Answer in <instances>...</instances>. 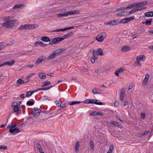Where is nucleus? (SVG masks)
<instances>
[{"label": "nucleus", "mask_w": 153, "mask_h": 153, "mask_svg": "<svg viewBox=\"0 0 153 153\" xmlns=\"http://www.w3.org/2000/svg\"><path fill=\"white\" fill-rule=\"evenodd\" d=\"M36 146H37V148L38 149H39L40 148H41V145L39 143H37V144Z\"/></svg>", "instance_id": "774afa93"}, {"label": "nucleus", "mask_w": 153, "mask_h": 153, "mask_svg": "<svg viewBox=\"0 0 153 153\" xmlns=\"http://www.w3.org/2000/svg\"><path fill=\"white\" fill-rule=\"evenodd\" d=\"M126 70L125 68H121L117 69L114 72V74L118 76L119 73H121Z\"/></svg>", "instance_id": "4468645a"}, {"label": "nucleus", "mask_w": 153, "mask_h": 153, "mask_svg": "<svg viewBox=\"0 0 153 153\" xmlns=\"http://www.w3.org/2000/svg\"><path fill=\"white\" fill-rule=\"evenodd\" d=\"M73 33L72 32H70L66 34L63 36L62 37H57L53 38L52 39V41L50 42L49 44L52 45L58 43L59 42L69 37L70 36H72Z\"/></svg>", "instance_id": "f257e3e1"}, {"label": "nucleus", "mask_w": 153, "mask_h": 153, "mask_svg": "<svg viewBox=\"0 0 153 153\" xmlns=\"http://www.w3.org/2000/svg\"><path fill=\"white\" fill-rule=\"evenodd\" d=\"M137 8H135L133 9H132L128 13L129 14H132L138 11L141 10L145 9L146 7L145 6H139Z\"/></svg>", "instance_id": "6e6552de"}, {"label": "nucleus", "mask_w": 153, "mask_h": 153, "mask_svg": "<svg viewBox=\"0 0 153 153\" xmlns=\"http://www.w3.org/2000/svg\"><path fill=\"white\" fill-rule=\"evenodd\" d=\"M134 18V16H131L129 18H126L120 21V23H127L133 20Z\"/></svg>", "instance_id": "f8f14e48"}, {"label": "nucleus", "mask_w": 153, "mask_h": 153, "mask_svg": "<svg viewBox=\"0 0 153 153\" xmlns=\"http://www.w3.org/2000/svg\"><path fill=\"white\" fill-rule=\"evenodd\" d=\"M39 77L42 79H44L46 78V76L43 73H41L39 74Z\"/></svg>", "instance_id": "c9c22d12"}, {"label": "nucleus", "mask_w": 153, "mask_h": 153, "mask_svg": "<svg viewBox=\"0 0 153 153\" xmlns=\"http://www.w3.org/2000/svg\"><path fill=\"white\" fill-rule=\"evenodd\" d=\"M90 147L91 149H94V143L93 141L91 140L90 143Z\"/></svg>", "instance_id": "ea45409f"}, {"label": "nucleus", "mask_w": 153, "mask_h": 153, "mask_svg": "<svg viewBox=\"0 0 153 153\" xmlns=\"http://www.w3.org/2000/svg\"><path fill=\"white\" fill-rule=\"evenodd\" d=\"M0 149H7V147L6 146L2 145H0Z\"/></svg>", "instance_id": "a18cd8bd"}, {"label": "nucleus", "mask_w": 153, "mask_h": 153, "mask_svg": "<svg viewBox=\"0 0 153 153\" xmlns=\"http://www.w3.org/2000/svg\"><path fill=\"white\" fill-rule=\"evenodd\" d=\"M140 61L137 59V60L135 61L134 63V65L135 66H139L140 67L141 66V65L140 63Z\"/></svg>", "instance_id": "473e14b6"}, {"label": "nucleus", "mask_w": 153, "mask_h": 153, "mask_svg": "<svg viewBox=\"0 0 153 153\" xmlns=\"http://www.w3.org/2000/svg\"><path fill=\"white\" fill-rule=\"evenodd\" d=\"M23 5L22 4H17L13 7V8L15 9L16 8H20L22 7Z\"/></svg>", "instance_id": "e433bc0d"}, {"label": "nucleus", "mask_w": 153, "mask_h": 153, "mask_svg": "<svg viewBox=\"0 0 153 153\" xmlns=\"http://www.w3.org/2000/svg\"><path fill=\"white\" fill-rule=\"evenodd\" d=\"M106 33L105 32H103L99 33L96 37V39L99 42H102L104 39L105 37Z\"/></svg>", "instance_id": "39448f33"}, {"label": "nucleus", "mask_w": 153, "mask_h": 153, "mask_svg": "<svg viewBox=\"0 0 153 153\" xmlns=\"http://www.w3.org/2000/svg\"><path fill=\"white\" fill-rule=\"evenodd\" d=\"M79 141H77L76 143L75 147V152L76 153L78 152L79 151Z\"/></svg>", "instance_id": "a878e982"}, {"label": "nucleus", "mask_w": 153, "mask_h": 153, "mask_svg": "<svg viewBox=\"0 0 153 153\" xmlns=\"http://www.w3.org/2000/svg\"><path fill=\"white\" fill-rule=\"evenodd\" d=\"M10 22V20L7 21V22H5L3 23L2 25L4 27H7L8 28H11L12 27L11 25V23Z\"/></svg>", "instance_id": "ddd939ff"}, {"label": "nucleus", "mask_w": 153, "mask_h": 153, "mask_svg": "<svg viewBox=\"0 0 153 153\" xmlns=\"http://www.w3.org/2000/svg\"><path fill=\"white\" fill-rule=\"evenodd\" d=\"M41 40L44 42H49V43H50V42H51L52 40V39L51 40H50L48 37L46 36L42 37L41 38Z\"/></svg>", "instance_id": "393cba45"}, {"label": "nucleus", "mask_w": 153, "mask_h": 153, "mask_svg": "<svg viewBox=\"0 0 153 153\" xmlns=\"http://www.w3.org/2000/svg\"><path fill=\"white\" fill-rule=\"evenodd\" d=\"M40 41H36V42H35V43H34V45L35 47H37L39 45H40Z\"/></svg>", "instance_id": "09e8293b"}, {"label": "nucleus", "mask_w": 153, "mask_h": 153, "mask_svg": "<svg viewBox=\"0 0 153 153\" xmlns=\"http://www.w3.org/2000/svg\"><path fill=\"white\" fill-rule=\"evenodd\" d=\"M67 12L68 16L74 15L76 14H79V11L76 10H70Z\"/></svg>", "instance_id": "dca6fc26"}, {"label": "nucleus", "mask_w": 153, "mask_h": 153, "mask_svg": "<svg viewBox=\"0 0 153 153\" xmlns=\"http://www.w3.org/2000/svg\"><path fill=\"white\" fill-rule=\"evenodd\" d=\"M34 25H30L25 24L20 25L18 28V30H21L24 29H30L32 28H35Z\"/></svg>", "instance_id": "423d86ee"}, {"label": "nucleus", "mask_w": 153, "mask_h": 153, "mask_svg": "<svg viewBox=\"0 0 153 153\" xmlns=\"http://www.w3.org/2000/svg\"><path fill=\"white\" fill-rule=\"evenodd\" d=\"M28 81V80H27L26 81L22 80L21 79H18L16 82V84L15 85L16 86H18L19 85H21L22 84L25 83Z\"/></svg>", "instance_id": "6ab92c4d"}, {"label": "nucleus", "mask_w": 153, "mask_h": 153, "mask_svg": "<svg viewBox=\"0 0 153 153\" xmlns=\"http://www.w3.org/2000/svg\"><path fill=\"white\" fill-rule=\"evenodd\" d=\"M147 2L146 1H143L141 2H140L137 3H135L129 5L127 7V9L130 8L134 6L138 7L139 6H142L143 5H146L147 3Z\"/></svg>", "instance_id": "20e7f679"}, {"label": "nucleus", "mask_w": 153, "mask_h": 153, "mask_svg": "<svg viewBox=\"0 0 153 153\" xmlns=\"http://www.w3.org/2000/svg\"><path fill=\"white\" fill-rule=\"evenodd\" d=\"M145 56L144 55H141L138 56L137 58V59L140 61L141 60L144 61L145 60L143 59L145 58Z\"/></svg>", "instance_id": "7c9ffc66"}, {"label": "nucleus", "mask_w": 153, "mask_h": 153, "mask_svg": "<svg viewBox=\"0 0 153 153\" xmlns=\"http://www.w3.org/2000/svg\"><path fill=\"white\" fill-rule=\"evenodd\" d=\"M119 105V103L118 102L116 101L114 103V105L116 107L118 106Z\"/></svg>", "instance_id": "bf43d9fd"}, {"label": "nucleus", "mask_w": 153, "mask_h": 153, "mask_svg": "<svg viewBox=\"0 0 153 153\" xmlns=\"http://www.w3.org/2000/svg\"><path fill=\"white\" fill-rule=\"evenodd\" d=\"M55 103L57 106L58 107H60V106H61V102L59 103V101L56 100L55 102Z\"/></svg>", "instance_id": "8fccbe9b"}, {"label": "nucleus", "mask_w": 153, "mask_h": 153, "mask_svg": "<svg viewBox=\"0 0 153 153\" xmlns=\"http://www.w3.org/2000/svg\"><path fill=\"white\" fill-rule=\"evenodd\" d=\"M40 112V109L35 108H33L32 111V114L36 117H37L39 116Z\"/></svg>", "instance_id": "1a4fd4ad"}, {"label": "nucleus", "mask_w": 153, "mask_h": 153, "mask_svg": "<svg viewBox=\"0 0 153 153\" xmlns=\"http://www.w3.org/2000/svg\"><path fill=\"white\" fill-rule=\"evenodd\" d=\"M51 84V82L48 81H45L42 84V87H44L48 85H50Z\"/></svg>", "instance_id": "c756f323"}, {"label": "nucleus", "mask_w": 153, "mask_h": 153, "mask_svg": "<svg viewBox=\"0 0 153 153\" xmlns=\"http://www.w3.org/2000/svg\"><path fill=\"white\" fill-rule=\"evenodd\" d=\"M110 123L111 124H113L114 125L116 126H117L118 125V122H116L114 121L113 120L111 121L110 122Z\"/></svg>", "instance_id": "de8ad7c7"}, {"label": "nucleus", "mask_w": 153, "mask_h": 153, "mask_svg": "<svg viewBox=\"0 0 153 153\" xmlns=\"http://www.w3.org/2000/svg\"><path fill=\"white\" fill-rule=\"evenodd\" d=\"M34 104V102L32 101H28L27 102V104L28 105H32Z\"/></svg>", "instance_id": "37998d69"}, {"label": "nucleus", "mask_w": 153, "mask_h": 153, "mask_svg": "<svg viewBox=\"0 0 153 153\" xmlns=\"http://www.w3.org/2000/svg\"><path fill=\"white\" fill-rule=\"evenodd\" d=\"M56 56V55L53 51V53L48 57L47 59L48 60L54 58Z\"/></svg>", "instance_id": "c85d7f7f"}, {"label": "nucleus", "mask_w": 153, "mask_h": 153, "mask_svg": "<svg viewBox=\"0 0 153 153\" xmlns=\"http://www.w3.org/2000/svg\"><path fill=\"white\" fill-rule=\"evenodd\" d=\"M114 146L113 145H111L110 146L108 150V152H110L112 153V152L114 149Z\"/></svg>", "instance_id": "a19ab883"}, {"label": "nucleus", "mask_w": 153, "mask_h": 153, "mask_svg": "<svg viewBox=\"0 0 153 153\" xmlns=\"http://www.w3.org/2000/svg\"><path fill=\"white\" fill-rule=\"evenodd\" d=\"M134 86V83H130L128 87V89L130 90Z\"/></svg>", "instance_id": "79ce46f5"}, {"label": "nucleus", "mask_w": 153, "mask_h": 153, "mask_svg": "<svg viewBox=\"0 0 153 153\" xmlns=\"http://www.w3.org/2000/svg\"><path fill=\"white\" fill-rule=\"evenodd\" d=\"M64 31V28L56 29V30H53V32H60V31Z\"/></svg>", "instance_id": "3c124183"}, {"label": "nucleus", "mask_w": 153, "mask_h": 153, "mask_svg": "<svg viewBox=\"0 0 153 153\" xmlns=\"http://www.w3.org/2000/svg\"><path fill=\"white\" fill-rule=\"evenodd\" d=\"M74 28V27H66L64 28V30L66 31L68 30H70L71 29H73Z\"/></svg>", "instance_id": "603ef678"}, {"label": "nucleus", "mask_w": 153, "mask_h": 153, "mask_svg": "<svg viewBox=\"0 0 153 153\" xmlns=\"http://www.w3.org/2000/svg\"><path fill=\"white\" fill-rule=\"evenodd\" d=\"M145 16L147 17H153V12L149 11L145 13Z\"/></svg>", "instance_id": "bb28decb"}, {"label": "nucleus", "mask_w": 153, "mask_h": 153, "mask_svg": "<svg viewBox=\"0 0 153 153\" xmlns=\"http://www.w3.org/2000/svg\"><path fill=\"white\" fill-rule=\"evenodd\" d=\"M46 59V57L43 55H41L39 56L38 58L37 59L35 62V64L38 65V64L42 63V62L45 61Z\"/></svg>", "instance_id": "9d476101"}, {"label": "nucleus", "mask_w": 153, "mask_h": 153, "mask_svg": "<svg viewBox=\"0 0 153 153\" xmlns=\"http://www.w3.org/2000/svg\"><path fill=\"white\" fill-rule=\"evenodd\" d=\"M15 62V61L14 60H12L10 62V61H7L1 64H0V68L6 65H8L11 66L14 64Z\"/></svg>", "instance_id": "9b49d317"}, {"label": "nucleus", "mask_w": 153, "mask_h": 153, "mask_svg": "<svg viewBox=\"0 0 153 153\" xmlns=\"http://www.w3.org/2000/svg\"><path fill=\"white\" fill-rule=\"evenodd\" d=\"M120 23V21L118 19H116L114 20H112L108 22L107 24L110 25H117Z\"/></svg>", "instance_id": "a211bd4d"}, {"label": "nucleus", "mask_w": 153, "mask_h": 153, "mask_svg": "<svg viewBox=\"0 0 153 153\" xmlns=\"http://www.w3.org/2000/svg\"><path fill=\"white\" fill-rule=\"evenodd\" d=\"M152 21V19H150L147 20H146V21L145 22V24L146 25H150L151 24V22Z\"/></svg>", "instance_id": "4c0bfd02"}, {"label": "nucleus", "mask_w": 153, "mask_h": 153, "mask_svg": "<svg viewBox=\"0 0 153 153\" xmlns=\"http://www.w3.org/2000/svg\"><path fill=\"white\" fill-rule=\"evenodd\" d=\"M93 56L91 57L95 58V59H97L98 58L97 55H98L97 53L96 52V51L94 50L93 51Z\"/></svg>", "instance_id": "f704fd0d"}, {"label": "nucleus", "mask_w": 153, "mask_h": 153, "mask_svg": "<svg viewBox=\"0 0 153 153\" xmlns=\"http://www.w3.org/2000/svg\"><path fill=\"white\" fill-rule=\"evenodd\" d=\"M34 74H35L33 73V74H29V75H28L27 76V78L26 79L27 80L26 81H27V80H29L28 79V78L31 77L33 75H34Z\"/></svg>", "instance_id": "49530a36"}, {"label": "nucleus", "mask_w": 153, "mask_h": 153, "mask_svg": "<svg viewBox=\"0 0 153 153\" xmlns=\"http://www.w3.org/2000/svg\"><path fill=\"white\" fill-rule=\"evenodd\" d=\"M149 131H146L144 133H143L142 134V135L143 136V135H146L148 134V133H149Z\"/></svg>", "instance_id": "0e129e2a"}, {"label": "nucleus", "mask_w": 153, "mask_h": 153, "mask_svg": "<svg viewBox=\"0 0 153 153\" xmlns=\"http://www.w3.org/2000/svg\"><path fill=\"white\" fill-rule=\"evenodd\" d=\"M40 45L42 47H45L47 46V45L44 44L42 42L40 41Z\"/></svg>", "instance_id": "5fc2aeb1"}, {"label": "nucleus", "mask_w": 153, "mask_h": 153, "mask_svg": "<svg viewBox=\"0 0 153 153\" xmlns=\"http://www.w3.org/2000/svg\"><path fill=\"white\" fill-rule=\"evenodd\" d=\"M125 93V88H122L121 90L120 94H124Z\"/></svg>", "instance_id": "13d9d810"}, {"label": "nucleus", "mask_w": 153, "mask_h": 153, "mask_svg": "<svg viewBox=\"0 0 153 153\" xmlns=\"http://www.w3.org/2000/svg\"><path fill=\"white\" fill-rule=\"evenodd\" d=\"M141 117L142 119H143L145 118L146 114L144 113H141Z\"/></svg>", "instance_id": "052dcab7"}, {"label": "nucleus", "mask_w": 153, "mask_h": 153, "mask_svg": "<svg viewBox=\"0 0 153 153\" xmlns=\"http://www.w3.org/2000/svg\"><path fill=\"white\" fill-rule=\"evenodd\" d=\"M21 101H15L12 103V106L13 108V110L15 112H18L21 110V107L19 105Z\"/></svg>", "instance_id": "7ed1b4c3"}, {"label": "nucleus", "mask_w": 153, "mask_h": 153, "mask_svg": "<svg viewBox=\"0 0 153 153\" xmlns=\"http://www.w3.org/2000/svg\"><path fill=\"white\" fill-rule=\"evenodd\" d=\"M57 18H61L68 16V12L66 11L64 13H61L57 14Z\"/></svg>", "instance_id": "5701e85b"}, {"label": "nucleus", "mask_w": 153, "mask_h": 153, "mask_svg": "<svg viewBox=\"0 0 153 153\" xmlns=\"http://www.w3.org/2000/svg\"><path fill=\"white\" fill-rule=\"evenodd\" d=\"M95 59V58H93L92 57H91V62L92 64L94 63L95 62L96 59Z\"/></svg>", "instance_id": "864d4df0"}, {"label": "nucleus", "mask_w": 153, "mask_h": 153, "mask_svg": "<svg viewBox=\"0 0 153 153\" xmlns=\"http://www.w3.org/2000/svg\"><path fill=\"white\" fill-rule=\"evenodd\" d=\"M149 78V75L147 74L145 75V78L143 82V85L145 86L148 82Z\"/></svg>", "instance_id": "f3484780"}, {"label": "nucleus", "mask_w": 153, "mask_h": 153, "mask_svg": "<svg viewBox=\"0 0 153 153\" xmlns=\"http://www.w3.org/2000/svg\"><path fill=\"white\" fill-rule=\"evenodd\" d=\"M128 11H122L116 14V16L117 17L122 16H125L128 13Z\"/></svg>", "instance_id": "2eb2a0df"}, {"label": "nucleus", "mask_w": 153, "mask_h": 153, "mask_svg": "<svg viewBox=\"0 0 153 153\" xmlns=\"http://www.w3.org/2000/svg\"><path fill=\"white\" fill-rule=\"evenodd\" d=\"M96 52L98 55L102 56L103 55V51L101 48H98L97 50H96Z\"/></svg>", "instance_id": "cd10ccee"}, {"label": "nucleus", "mask_w": 153, "mask_h": 153, "mask_svg": "<svg viewBox=\"0 0 153 153\" xmlns=\"http://www.w3.org/2000/svg\"><path fill=\"white\" fill-rule=\"evenodd\" d=\"M97 112H94L92 113H90V115L91 116H96L97 115Z\"/></svg>", "instance_id": "4d7b16f0"}, {"label": "nucleus", "mask_w": 153, "mask_h": 153, "mask_svg": "<svg viewBox=\"0 0 153 153\" xmlns=\"http://www.w3.org/2000/svg\"><path fill=\"white\" fill-rule=\"evenodd\" d=\"M33 91H28L27 92L26 94V96L27 97H29L30 96L34 93Z\"/></svg>", "instance_id": "72a5a7b5"}, {"label": "nucleus", "mask_w": 153, "mask_h": 153, "mask_svg": "<svg viewBox=\"0 0 153 153\" xmlns=\"http://www.w3.org/2000/svg\"><path fill=\"white\" fill-rule=\"evenodd\" d=\"M125 95L124 94H120V100L123 102L124 98Z\"/></svg>", "instance_id": "c03bdc74"}, {"label": "nucleus", "mask_w": 153, "mask_h": 153, "mask_svg": "<svg viewBox=\"0 0 153 153\" xmlns=\"http://www.w3.org/2000/svg\"><path fill=\"white\" fill-rule=\"evenodd\" d=\"M53 86H52V85H50L49 86H48L45 87V88H42V90H43V91L47 90H48L50 89L51 88H52Z\"/></svg>", "instance_id": "58836bf2"}, {"label": "nucleus", "mask_w": 153, "mask_h": 153, "mask_svg": "<svg viewBox=\"0 0 153 153\" xmlns=\"http://www.w3.org/2000/svg\"><path fill=\"white\" fill-rule=\"evenodd\" d=\"M102 90L100 89L96 88H93L92 90V92L94 94H98L101 93Z\"/></svg>", "instance_id": "412c9836"}, {"label": "nucleus", "mask_w": 153, "mask_h": 153, "mask_svg": "<svg viewBox=\"0 0 153 153\" xmlns=\"http://www.w3.org/2000/svg\"><path fill=\"white\" fill-rule=\"evenodd\" d=\"M4 47V45L2 43H0V51H1Z\"/></svg>", "instance_id": "6e6d98bb"}, {"label": "nucleus", "mask_w": 153, "mask_h": 153, "mask_svg": "<svg viewBox=\"0 0 153 153\" xmlns=\"http://www.w3.org/2000/svg\"><path fill=\"white\" fill-rule=\"evenodd\" d=\"M12 27L16 26L19 24V21L18 20L14 19L13 20H10Z\"/></svg>", "instance_id": "4be33fe9"}, {"label": "nucleus", "mask_w": 153, "mask_h": 153, "mask_svg": "<svg viewBox=\"0 0 153 153\" xmlns=\"http://www.w3.org/2000/svg\"><path fill=\"white\" fill-rule=\"evenodd\" d=\"M70 79L71 81L74 80V81H75L76 80V78L75 77H71Z\"/></svg>", "instance_id": "338daca9"}, {"label": "nucleus", "mask_w": 153, "mask_h": 153, "mask_svg": "<svg viewBox=\"0 0 153 153\" xmlns=\"http://www.w3.org/2000/svg\"><path fill=\"white\" fill-rule=\"evenodd\" d=\"M82 102L80 101H71L68 104L70 105H74L75 104L80 103Z\"/></svg>", "instance_id": "2f4dec72"}, {"label": "nucleus", "mask_w": 153, "mask_h": 153, "mask_svg": "<svg viewBox=\"0 0 153 153\" xmlns=\"http://www.w3.org/2000/svg\"><path fill=\"white\" fill-rule=\"evenodd\" d=\"M131 48L128 46H125L122 47L120 50L123 52H125L131 50Z\"/></svg>", "instance_id": "b1692460"}, {"label": "nucleus", "mask_w": 153, "mask_h": 153, "mask_svg": "<svg viewBox=\"0 0 153 153\" xmlns=\"http://www.w3.org/2000/svg\"><path fill=\"white\" fill-rule=\"evenodd\" d=\"M43 97V100H48L49 99V97L47 96H45V95Z\"/></svg>", "instance_id": "680f3d73"}, {"label": "nucleus", "mask_w": 153, "mask_h": 153, "mask_svg": "<svg viewBox=\"0 0 153 153\" xmlns=\"http://www.w3.org/2000/svg\"><path fill=\"white\" fill-rule=\"evenodd\" d=\"M83 102L87 103H94L96 105H102V103L101 102H97V100L96 99H87L85 100Z\"/></svg>", "instance_id": "0eeeda50"}, {"label": "nucleus", "mask_w": 153, "mask_h": 153, "mask_svg": "<svg viewBox=\"0 0 153 153\" xmlns=\"http://www.w3.org/2000/svg\"><path fill=\"white\" fill-rule=\"evenodd\" d=\"M64 50V49L63 48H59L55 50L54 53L55 54L56 56L60 54Z\"/></svg>", "instance_id": "aec40b11"}, {"label": "nucleus", "mask_w": 153, "mask_h": 153, "mask_svg": "<svg viewBox=\"0 0 153 153\" xmlns=\"http://www.w3.org/2000/svg\"><path fill=\"white\" fill-rule=\"evenodd\" d=\"M16 124H9L7 126V128L9 129V132L12 134H16L19 132L20 131L19 128L16 126Z\"/></svg>", "instance_id": "f03ea898"}, {"label": "nucleus", "mask_w": 153, "mask_h": 153, "mask_svg": "<svg viewBox=\"0 0 153 153\" xmlns=\"http://www.w3.org/2000/svg\"><path fill=\"white\" fill-rule=\"evenodd\" d=\"M10 17L8 16L7 17H6L4 18V21H8L10 19Z\"/></svg>", "instance_id": "e2e57ef3"}, {"label": "nucleus", "mask_w": 153, "mask_h": 153, "mask_svg": "<svg viewBox=\"0 0 153 153\" xmlns=\"http://www.w3.org/2000/svg\"><path fill=\"white\" fill-rule=\"evenodd\" d=\"M61 102V106H61V107L63 108H64L66 107V105L65 103L63 104L62 105L61 104H62V103Z\"/></svg>", "instance_id": "69168bd1"}]
</instances>
